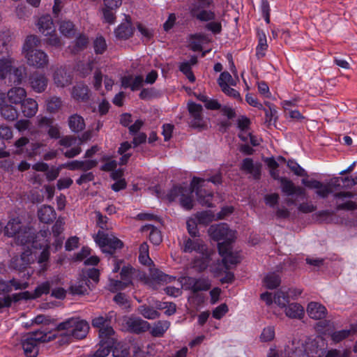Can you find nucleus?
<instances>
[{
	"label": "nucleus",
	"mask_w": 357,
	"mask_h": 357,
	"mask_svg": "<svg viewBox=\"0 0 357 357\" xmlns=\"http://www.w3.org/2000/svg\"><path fill=\"white\" fill-rule=\"evenodd\" d=\"M135 272V268H133L130 265L125 266L121 268L120 275L121 280L124 282V284L129 286L132 284V276Z\"/></svg>",
	"instance_id": "nucleus-45"
},
{
	"label": "nucleus",
	"mask_w": 357,
	"mask_h": 357,
	"mask_svg": "<svg viewBox=\"0 0 357 357\" xmlns=\"http://www.w3.org/2000/svg\"><path fill=\"white\" fill-rule=\"evenodd\" d=\"M26 96V90L22 87H13L7 93V97L10 102L15 105L21 104Z\"/></svg>",
	"instance_id": "nucleus-28"
},
{
	"label": "nucleus",
	"mask_w": 357,
	"mask_h": 357,
	"mask_svg": "<svg viewBox=\"0 0 357 357\" xmlns=\"http://www.w3.org/2000/svg\"><path fill=\"white\" fill-rule=\"evenodd\" d=\"M188 189L186 188H183L180 186H174L173 187L167 194V197L169 201L174 202L177 199L181 197V195L185 192H187Z\"/></svg>",
	"instance_id": "nucleus-54"
},
{
	"label": "nucleus",
	"mask_w": 357,
	"mask_h": 357,
	"mask_svg": "<svg viewBox=\"0 0 357 357\" xmlns=\"http://www.w3.org/2000/svg\"><path fill=\"white\" fill-rule=\"evenodd\" d=\"M274 303L280 308H283L289 303V295L283 290L276 291L273 296Z\"/></svg>",
	"instance_id": "nucleus-46"
},
{
	"label": "nucleus",
	"mask_w": 357,
	"mask_h": 357,
	"mask_svg": "<svg viewBox=\"0 0 357 357\" xmlns=\"http://www.w3.org/2000/svg\"><path fill=\"white\" fill-rule=\"evenodd\" d=\"M139 261L144 265H149L152 260L149 257V245L146 242L142 243L139 249Z\"/></svg>",
	"instance_id": "nucleus-44"
},
{
	"label": "nucleus",
	"mask_w": 357,
	"mask_h": 357,
	"mask_svg": "<svg viewBox=\"0 0 357 357\" xmlns=\"http://www.w3.org/2000/svg\"><path fill=\"white\" fill-rule=\"evenodd\" d=\"M99 348L95 352L93 357H105L115 344V336L99 337Z\"/></svg>",
	"instance_id": "nucleus-20"
},
{
	"label": "nucleus",
	"mask_w": 357,
	"mask_h": 357,
	"mask_svg": "<svg viewBox=\"0 0 357 357\" xmlns=\"http://www.w3.org/2000/svg\"><path fill=\"white\" fill-rule=\"evenodd\" d=\"M208 234L219 243L231 245L235 239V233L229 229L225 223L212 225L208 229Z\"/></svg>",
	"instance_id": "nucleus-6"
},
{
	"label": "nucleus",
	"mask_w": 357,
	"mask_h": 357,
	"mask_svg": "<svg viewBox=\"0 0 357 357\" xmlns=\"http://www.w3.org/2000/svg\"><path fill=\"white\" fill-rule=\"evenodd\" d=\"M218 84L222 89L227 86H235L236 82L227 71L222 72L218 79Z\"/></svg>",
	"instance_id": "nucleus-48"
},
{
	"label": "nucleus",
	"mask_w": 357,
	"mask_h": 357,
	"mask_svg": "<svg viewBox=\"0 0 357 357\" xmlns=\"http://www.w3.org/2000/svg\"><path fill=\"white\" fill-rule=\"evenodd\" d=\"M349 351L344 350L342 351L336 349L328 350L324 357H349Z\"/></svg>",
	"instance_id": "nucleus-64"
},
{
	"label": "nucleus",
	"mask_w": 357,
	"mask_h": 357,
	"mask_svg": "<svg viewBox=\"0 0 357 357\" xmlns=\"http://www.w3.org/2000/svg\"><path fill=\"white\" fill-rule=\"evenodd\" d=\"M184 287L193 293L201 291H207L211 287V282L207 278H196L186 277L184 278Z\"/></svg>",
	"instance_id": "nucleus-12"
},
{
	"label": "nucleus",
	"mask_w": 357,
	"mask_h": 357,
	"mask_svg": "<svg viewBox=\"0 0 357 357\" xmlns=\"http://www.w3.org/2000/svg\"><path fill=\"white\" fill-rule=\"evenodd\" d=\"M128 287L124 284L121 280L110 279L109 283V290L112 292H116L122 290Z\"/></svg>",
	"instance_id": "nucleus-61"
},
{
	"label": "nucleus",
	"mask_w": 357,
	"mask_h": 357,
	"mask_svg": "<svg viewBox=\"0 0 357 357\" xmlns=\"http://www.w3.org/2000/svg\"><path fill=\"white\" fill-rule=\"evenodd\" d=\"M1 114L7 121H14L18 116L17 110L12 105H4L0 109Z\"/></svg>",
	"instance_id": "nucleus-39"
},
{
	"label": "nucleus",
	"mask_w": 357,
	"mask_h": 357,
	"mask_svg": "<svg viewBox=\"0 0 357 357\" xmlns=\"http://www.w3.org/2000/svg\"><path fill=\"white\" fill-rule=\"evenodd\" d=\"M56 336L61 337L62 343H69L73 339L82 340L86 337L89 331L88 322L79 317H70L59 323L56 327Z\"/></svg>",
	"instance_id": "nucleus-1"
},
{
	"label": "nucleus",
	"mask_w": 357,
	"mask_h": 357,
	"mask_svg": "<svg viewBox=\"0 0 357 357\" xmlns=\"http://www.w3.org/2000/svg\"><path fill=\"white\" fill-rule=\"evenodd\" d=\"M112 355L114 357H128L129 349L126 344L117 342L115 337V344L112 347Z\"/></svg>",
	"instance_id": "nucleus-40"
},
{
	"label": "nucleus",
	"mask_w": 357,
	"mask_h": 357,
	"mask_svg": "<svg viewBox=\"0 0 357 357\" xmlns=\"http://www.w3.org/2000/svg\"><path fill=\"white\" fill-rule=\"evenodd\" d=\"M88 289V280L81 278L70 287L69 291L73 295H82L87 292Z\"/></svg>",
	"instance_id": "nucleus-34"
},
{
	"label": "nucleus",
	"mask_w": 357,
	"mask_h": 357,
	"mask_svg": "<svg viewBox=\"0 0 357 357\" xmlns=\"http://www.w3.org/2000/svg\"><path fill=\"white\" fill-rule=\"evenodd\" d=\"M93 239L103 252L109 255H113L116 250L123 246V243L113 234L105 233L101 230L93 236Z\"/></svg>",
	"instance_id": "nucleus-5"
},
{
	"label": "nucleus",
	"mask_w": 357,
	"mask_h": 357,
	"mask_svg": "<svg viewBox=\"0 0 357 357\" xmlns=\"http://www.w3.org/2000/svg\"><path fill=\"white\" fill-rule=\"evenodd\" d=\"M72 96L77 100L84 101L89 99V88L83 84H77L73 86Z\"/></svg>",
	"instance_id": "nucleus-33"
},
{
	"label": "nucleus",
	"mask_w": 357,
	"mask_h": 357,
	"mask_svg": "<svg viewBox=\"0 0 357 357\" xmlns=\"http://www.w3.org/2000/svg\"><path fill=\"white\" fill-rule=\"evenodd\" d=\"M205 180L198 177H193L191 182V187L195 190L198 202L203 206L213 207L211 201L213 197L212 192H208L202 188Z\"/></svg>",
	"instance_id": "nucleus-8"
},
{
	"label": "nucleus",
	"mask_w": 357,
	"mask_h": 357,
	"mask_svg": "<svg viewBox=\"0 0 357 357\" xmlns=\"http://www.w3.org/2000/svg\"><path fill=\"white\" fill-rule=\"evenodd\" d=\"M191 15L200 22H210L215 20V13L211 10L203 8L202 5L193 4L190 8Z\"/></svg>",
	"instance_id": "nucleus-17"
},
{
	"label": "nucleus",
	"mask_w": 357,
	"mask_h": 357,
	"mask_svg": "<svg viewBox=\"0 0 357 357\" xmlns=\"http://www.w3.org/2000/svg\"><path fill=\"white\" fill-rule=\"evenodd\" d=\"M5 56L0 58V79L10 85H20L26 75V68L24 66H15V60L7 48Z\"/></svg>",
	"instance_id": "nucleus-2"
},
{
	"label": "nucleus",
	"mask_w": 357,
	"mask_h": 357,
	"mask_svg": "<svg viewBox=\"0 0 357 357\" xmlns=\"http://www.w3.org/2000/svg\"><path fill=\"white\" fill-rule=\"evenodd\" d=\"M115 10H116V8H109L105 6L102 8L104 22L109 24H113L115 23L116 15L115 13L114 12Z\"/></svg>",
	"instance_id": "nucleus-53"
},
{
	"label": "nucleus",
	"mask_w": 357,
	"mask_h": 357,
	"mask_svg": "<svg viewBox=\"0 0 357 357\" xmlns=\"http://www.w3.org/2000/svg\"><path fill=\"white\" fill-rule=\"evenodd\" d=\"M4 232L9 237L15 236L16 243L20 245H26L33 239L31 229L29 227H23L19 218L10 219L5 226Z\"/></svg>",
	"instance_id": "nucleus-4"
},
{
	"label": "nucleus",
	"mask_w": 357,
	"mask_h": 357,
	"mask_svg": "<svg viewBox=\"0 0 357 357\" xmlns=\"http://www.w3.org/2000/svg\"><path fill=\"white\" fill-rule=\"evenodd\" d=\"M282 191L287 195H293L295 194L296 186L293 182L284 177L280 178Z\"/></svg>",
	"instance_id": "nucleus-50"
},
{
	"label": "nucleus",
	"mask_w": 357,
	"mask_h": 357,
	"mask_svg": "<svg viewBox=\"0 0 357 357\" xmlns=\"http://www.w3.org/2000/svg\"><path fill=\"white\" fill-rule=\"evenodd\" d=\"M138 312L148 319H155L160 317V313L157 310L145 305L138 307Z\"/></svg>",
	"instance_id": "nucleus-43"
},
{
	"label": "nucleus",
	"mask_w": 357,
	"mask_h": 357,
	"mask_svg": "<svg viewBox=\"0 0 357 357\" xmlns=\"http://www.w3.org/2000/svg\"><path fill=\"white\" fill-rule=\"evenodd\" d=\"M218 248L226 271L231 268V266H235L240 262V257L237 252H232L231 245L219 243Z\"/></svg>",
	"instance_id": "nucleus-10"
},
{
	"label": "nucleus",
	"mask_w": 357,
	"mask_h": 357,
	"mask_svg": "<svg viewBox=\"0 0 357 357\" xmlns=\"http://www.w3.org/2000/svg\"><path fill=\"white\" fill-rule=\"evenodd\" d=\"M308 317L314 320H321L326 317L328 310L321 303L315 301L310 302L306 307Z\"/></svg>",
	"instance_id": "nucleus-13"
},
{
	"label": "nucleus",
	"mask_w": 357,
	"mask_h": 357,
	"mask_svg": "<svg viewBox=\"0 0 357 357\" xmlns=\"http://www.w3.org/2000/svg\"><path fill=\"white\" fill-rule=\"evenodd\" d=\"M55 333L47 331L46 329L30 332L21 339V347L26 357H36L39 351V345L54 340Z\"/></svg>",
	"instance_id": "nucleus-3"
},
{
	"label": "nucleus",
	"mask_w": 357,
	"mask_h": 357,
	"mask_svg": "<svg viewBox=\"0 0 357 357\" xmlns=\"http://www.w3.org/2000/svg\"><path fill=\"white\" fill-rule=\"evenodd\" d=\"M59 31L66 37H72L75 34L74 24L70 21H63L59 26Z\"/></svg>",
	"instance_id": "nucleus-49"
},
{
	"label": "nucleus",
	"mask_w": 357,
	"mask_h": 357,
	"mask_svg": "<svg viewBox=\"0 0 357 357\" xmlns=\"http://www.w3.org/2000/svg\"><path fill=\"white\" fill-rule=\"evenodd\" d=\"M282 309H284L285 315L291 319L300 320L305 316V309L298 303H289Z\"/></svg>",
	"instance_id": "nucleus-21"
},
{
	"label": "nucleus",
	"mask_w": 357,
	"mask_h": 357,
	"mask_svg": "<svg viewBox=\"0 0 357 357\" xmlns=\"http://www.w3.org/2000/svg\"><path fill=\"white\" fill-rule=\"evenodd\" d=\"M29 81L31 89L36 93L43 92L46 89L48 83L47 77L39 72H34L31 74Z\"/></svg>",
	"instance_id": "nucleus-18"
},
{
	"label": "nucleus",
	"mask_w": 357,
	"mask_h": 357,
	"mask_svg": "<svg viewBox=\"0 0 357 357\" xmlns=\"http://www.w3.org/2000/svg\"><path fill=\"white\" fill-rule=\"evenodd\" d=\"M39 38L34 35H30L26 37V40L22 47V52L24 54L29 51H33L35 48L40 44Z\"/></svg>",
	"instance_id": "nucleus-42"
},
{
	"label": "nucleus",
	"mask_w": 357,
	"mask_h": 357,
	"mask_svg": "<svg viewBox=\"0 0 357 357\" xmlns=\"http://www.w3.org/2000/svg\"><path fill=\"white\" fill-rule=\"evenodd\" d=\"M259 42L256 47V56L259 59L266 55L268 47L266 34L264 32L258 33Z\"/></svg>",
	"instance_id": "nucleus-37"
},
{
	"label": "nucleus",
	"mask_w": 357,
	"mask_h": 357,
	"mask_svg": "<svg viewBox=\"0 0 357 357\" xmlns=\"http://www.w3.org/2000/svg\"><path fill=\"white\" fill-rule=\"evenodd\" d=\"M89 43V38L84 34L79 35L75 40V46L73 47V52H78L84 50Z\"/></svg>",
	"instance_id": "nucleus-52"
},
{
	"label": "nucleus",
	"mask_w": 357,
	"mask_h": 357,
	"mask_svg": "<svg viewBox=\"0 0 357 357\" xmlns=\"http://www.w3.org/2000/svg\"><path fill=\"white\" fill-rule=\"evenodd\" d=\"M27 64L37 69L46 68L49 64V56L44 51L35 49L24 54Z\"/></svg>",
	"instance_id": "nucleus-9"
},
{
	"label": "nucleus",
	"mask_w": 357,
	"mask_h": 357,
	"mask_svg": "<svg viewBox=\"0 0 357 357\" xmlns=\"http://www.w3.org/2000/svg\"><path fill=\"white\" fill-rule=\"evenodd\" d=\"M54 83L61 87H63L68 84L70 82L69 77L67 75L66 72L62 68H58L54 73Z\"/></svg>",
	"instance_id": "nucleus-36"
},
{
	"label": "nucleus",
	"mask_w": 357,
	"mask_h": 357,
	"mask_svg": "<svg viewBox=\"0 0 357 357\" xmlns=\"http://www.w3.org/2000/svg\"><path fill=\"white\" fill-rule=\"evenodd\" d=\"M197 220L195 219H189L187 220V229L191 237H199V232L197 229Z\"/></svg>",
	"instance_id": "nucleus-59"
},
{
	"label": "nucleus",
	"mask_w": 357,
	"mask_h": 357,
	"mask_svg": "<svg viewBox=\"0 0 357 357\" xmlns=\"http://www.w3.org/2000/svg\"><path fill=\"white\" fill-rule=\"evenodd\" d=\"M192 261V266L199 272H202L207 268L211 261L208 249L203 253H199Z\"/></svg>",
	"instance_id": "nucleus-27"
},
{
	"label": "nucleus",
	"mask_w": 357,
	"mask_h": 357,
	"mask_svg": "<svg viewBox=\"0 0 357 357\" xmlns=\"http://www.w3.org/2000/svg\"><path fill=\"white\" fill-rule=\"evenodd\" d=\"M170 326V323L168 321L160 320L153 324L150 333L152 336L155 337H162L165 333L168 330Z\"/></svg>",
	"instance_id": "nucleus-32"
},
{
	"label": "nucleus",
	"mask_w": 357,
	"mask_h": 357,
	"mask_svg": "<svg viewBox=\"0 0 357 357\" xmlns=\"http://www.w3.org/2000/svg\"><path fill=\"white\" fill-rule=\"evenodd\" d=\"M68 126L73 132L78 133L85 128V121L82 116L75 114L69 116Z\"/></svg>",
	"instance_id": "nucleus-30"
},
{
	"label": "nucleus",
	"mask_w": 357,
	"mask_h": 357,
	"mask_svg": "<svg viewBox=\"0 0 357 357\" xmlns=\"http://www.w3.org/2000/svg\"><path fill=\"white\" fill-rule=\"evenodd\" d=\"M158 309H164L165 310V313L167 315H172L176 312V307L175 303L172 302H160L158 305H157Z\"/></svg>",
	"instance_id": "nucleus-58"
},
{
	"label": "nucleus",
	"mask_w": 357,
	"mask_h": 357,
	"mask_svg": "<svg viewBox=\"0 0 357 357\" xmlns=\"http://www.w3.org/2000/svg\"><path fill=\"white\" fill-rule=\"evenodd\" d=\"M181 251L185 253L196 252L203 253L208 249L207 245L199 237H187L183 238V243L181 247Z\"/></svg>",
	"instance_id": "nucleus-11"
},
{
	"label": "nucleus",
	"mask_w": 357,
	"mask_h": 357,
	"mask_svg": "<svg viewBox=\"0 0 357 357\" xmlns=\"http://www.w3.org/2000/svg\"><path fill=\"white\" fill-rule=\"evenodd\" d=\"M205 28L214 34L220 33L222 29L221 21L215 20L208 22Z\"/></svg>",
	"instance_id": "nucleus-57"
},
{
	"label": "nucleus",
	"mask_w": 357,
	"mask_h": 357,
	"mask_svg": "<svg viewBox=\"0 0 357 357\" xmlns=\"http://www.w3.org/2000/svg\"><path fill=\"white\" fill-rule=\"evenodd\" d=\"M287 166L296 176H307V174L305 170L302 168L296 162L289 160L287 162Z\"/></svg>",
	"instance_id": "nucleus-55"
},
{
	"label": "nucleus",
	"mask_w": 357,
	"mask_h": 357,
	"mask_svg": "<svg viewBox=\"0 0 357 357\" xmlns=\"http://www.w3.org/2000/svg\"><path fill=\"white\" fill-rule=\"evenodd\" d=\"M275 337V330L272 326H268L264 328L261 335L260 340L261 342L271 341Z\"/></svg>",
	"instance_id": "nucleus-62"
},
{
	"label": "nucleus",
	"mask_w": 357,
	"mask_h": 357,
	"mask_svg": "<svg viewBox=\"0 0 357 357\" xmlns=\"http://www.w3.org/2000/svg\"><path fill=\"white\" fill-rule=\"evenodd\" d=\"M50 283L49 282H45L36 287L34 290L35 297L39 298L43 294H49L50 291Z\"/></svg>",
	"instance_id": "nucleus-60"
},
{
	"label": "nucleus",
	"mask_w": 357,
	"mask_h": 357,
	"mask_svg": "<svg viewBox=\"0 0 357 357\" xmlns=\"http://www.w3.org/2000/svg\"><path fill=\"white\" fill-rule=\"evenodd\" d=\"M21 109L26 117H32L38 111V103L33 98H26L21 103Z\"/></svg>",
	"instance_id": "nucleus-29"
},
{
	"label": "nucleus",
	"mask_w": 357,
	"mask_h": 357,
	"mask_svg": "<svg viewBox=\"0 0 357 357\" xmlns=\"http://www.w3.org/2000/svg\"><path fill=\"white\" fill-rule=\"evenodd\" d=\"M39 31L47 36L55 31L53 20L50 15L40 17L37 23Z\"/></svg>",
	"instance_id": "nucleus-25"
},
{
	"label": "nucleus",
	"mask_w": 357,
	"mask_h": 357,
	"mask_svg": "<svg viewBox=\"0 0 357 357\" xmlns=\"http://www.w3.org/2000/svg\"><path fill=\"white\" fill-rule=\"evenodd\" d=\"M195 217L199 224L204 225H208L215 218L214 214L210 211H205L197 213Z\"/></svg>",
	"instance_id": "nucleus-47"
},
{
	"label": "nucleus",
	"mask_w": 357,
	"mask_h": 357,
	"mask_svg": "<svg viewBox=\"0 0 357 357\" xmlns=\"http://www.w3.org/2000/svg\"><path fill=\"white\" fill-rule=\"evenodd\" d=\"M133 33L134 27L128 20L121 23L114 30V35L119 40H128L132 36Z\"/></svg>",
	"instance_id": "nucleus-24"
},
{
	"label": "nucleus",
	"mask_w": 357,
	"mask_h": 357,
	"mask_svg": "<svg viewBox=\"0 0 357 357\" xmlns=\"http://www.w3.org/2000/svg\"><path fill=\"white\" fill-rule=\"evenodd\" d=\"M305 351L303 341L294 340L286 346L281 356L284 357H305Z\"/></svg>",
	"instance_id": "nucleus-15"
},
{
	"label": "nucleus",
	"mask_w": 357,
	"mask_h": 357,
	"mask_svg": "<svg viewBox=\"0 0 357 357\" xmlns=\"http://www.w3.org/2000/svg\"><path fill=\"white\" fill-rule=\"evenodd\" d=\"M61 103L59 98L52 97L47 102V109L51 113H54L61 107Z\"/></svg>",
	"instance_id": "nucleus-56"
},
{
	"label": "nucleus",
	"mask_w": 357,
	"mask_h": 357,
	"mask_svg": "<svg viewBox=\"0 0 357 357\" xmlns=\"http://www.w3.org/2000/svg\"><path fill=\"white\" fill-rule=\"evenodd\" d=\"M92 326L99 329V337L115 336V332L109 326V320L107 317L99 316L94 318Z\"/></svg>",
	"instance_id": "nucleus-16"
},
{
	"label": "nucleus",
	"mask_w": 357,
	"mask_h": 357,
	"mask_svg": "<svg viewBox=\"0 0 357 357\" xmlns=\"http://www.w3.org/2000/svg\"><path fill=\"white\" fill-rule=\"evenodd\" d=\"M126 324L128 330L135 333L145 332L149 328V323L139 317H129Z\"/></svg>",
	"instance_id": "nucleus-22"
},
{
	"label": "nucleus",
	"mask_w": 357,
	"mask_h": 357,
	"mask_svg": "<svg viewBox=\"0 0 357 357\" xmlns=\"http://www.w3.org/2000/svg\"><path fill=\"white\" fill-rule=\"evenodd\" d=\"M355 330L353 328L351 329H343L340 331H336L334 332H332L330 334L331 340H332L333 343L337 344L342 340L347 339L351 335H353L355 333Z\"/></svg>",
	"instance_id": "nucleus-35"
},
{
	"label": "nucleus",
	"mask_w": 357,
	"mask_h": 357,
	"mask_svg": "<svg viewBox=\"0 0 357 357\" xmlns=\"http://www.w3.org/2000/svg\"><path fill=\"white\" fill-rule=\"evenodd\" d=\"M106 40L102 36H98L93 41L94 52L97 54H102L107 50Z\"/></svg>",
	"instance_id": "nucleus-51"
},
{
	"label": "nucleus",
	"mask_w": 357,
	"mask_h": 357,
	"mask_svg": "<svg viewBox=\"0 0 357 357\" xmlns=\"http://www.w3.org/2000/svg\"><path fill=\"white\" fill-rule=\"evenodd\" d=\"M194 190H193V188L190 186V189H188V191L182 194L181 197L179 198V202L181 206L186 210H190L193 207L192 193Z\"/></svg>",
	"instance_id": "nucleus-41"
},
{
	"label": "nucleus",
	"mask_w": 357,
	"mask_h": 357,
	"mask_svg": "<svg viewBox=\"0 0 357 357\" xmlns=\"http://www.w3.org/2000/svg\"><path fill=\"white\" fill-rule=\"evenodd\" d=\"M228 310L227 305L225 303H222L213 310L212 315L215 319H220Z\"/></svg>",
	"instance_id": "nucleus-63"
},
{
	"label": "nucleus",
	"mask_w": 357,
	"mask_h": 357,
	"mask_svg": "<svg viewBox=\"0 0 357 357\" xmlns=\"http://www.w3.org/2000/svg\"><path fill=\"white\" fill-rule=\"evenodd\" d=\"M141 231L148 233L150 241L155 245H159L162 241L161 231L152 225H146L141 227Z\"/></svg>",
	"instance_id": "nucleus-26"
},
{
	"label": "nucleus",
	"mask_w": 357,
	"mask_h": 357,
	"mask_svg": "<svg viewBox=\"0 0 357 357\" xmlns=\"http://www.w3.org/2000/svg\"><path fill=\"white\" fill-rule=\"evenodd\" d=\"M261 164L254 163L253 160L246 158L243 160L241 169L248 174H252L255 179H259L261 175Z\"/></svg>",
	"instance_id": "nucleus-23"
},
{
	"label": "nucleus",
	"mask_w": 357,
	"mask_h": 357,
	"mask_svg": "<svg viewBox=\"0 0 357 357\" xmlns=\"http://www.w3.org/2000/svg\"><path fill=\"white\" fill-rule=\"evenodd\" d=\"M301 183L309 189L316 190L317 195L321 198H326L331 193L329 186L317 180L303 178Z\"/></svg>",
	"instance_id": "nucleus-14"
},
{
	"label": "nucleus",
	"mask_w": 357,
	"mask_h": 357,
	"mask_svg": "<svg viewBox=\"0 0 357 357\" xmlns=\"http://www.w3.org/2000/svg\"><path fill=\"white\" fill-rule=\"evenodd\" d=\"M38 216L40 222L49 224L56 219V212L50 206H43L38 211Z\"/></svg>",
	"instance_id": "nucleus-31"
},
{
	"label": "nucleus",
	"mask_w": 357,
	"mask_h": 357,
	"mask_svg": "<svg viewBox=\"0 0 357 357\" xmlns=\"http://www.w3.org/2000/svg\"><path fill=\"white\" fill-rule=\"evenodd\" d=\"M303 343L305 354L308 357H322L326 353L327 343L321 336L307 338Z\"/></svg>",
	"instance_id": "nucleus-7"
},
{
	"label": "nucleus",
	"mask_w": 357,
	"mask_h": 357,
	"mask_svg": "<svg viewBox=\"0 0 357 357\" xmlns=\"http://www.w3.org/2000/svg\"><path fill=\"white\" fill-rule=\"evenodd\" d=\"M188 111L190 114V124L194 128H202L204 126L202 118V107L199 104L190 102L188 104Z\"/></svg>",
	"instance_id": "nucleus-19"
},
{
	"label": "nucleus",
	"mask_w": 357,
	"mask_h": 357,
	"mask_svg": "<svg viewBox=\"0 0 357 357\" xmlns=\"http://www.w3.org/2000/svg\"><path fill=\"white\" fill-rule=\"evenodd\" d=\"M263 282L266 288L273 289L280 284L281 280L275 273H270L266 275Z\"/></svg>",
	"instance_id": "nucleus-38"
}]
</instances>
